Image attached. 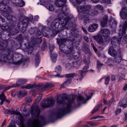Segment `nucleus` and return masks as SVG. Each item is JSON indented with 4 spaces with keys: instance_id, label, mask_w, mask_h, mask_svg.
Instances as JSON below:
<instances>
[{
    "instance_id": "nucleus-1",
    "label": "nucleus",
    "mask_w": 127,
    "mask_h": 127,
    "mask_svg": "<svg viewBox=\"0 0 127 127\" xmlns=\"http://www.w3.org/2000/svg\"><path fill=\"white\" fill-rule=\"evenodd\" d=\"M64 8L62 7L58 10L59 18L54 20L52 23L51 26L52 30L55 31V35L66 25L68 22L72 21L74 18L69 17H66Z\"/></svg>"
},
{
    "instance_id": "nucleus-2",
    "label": "nucleus",
    "mask_w": 127,
    "mask_h": 127,
    "mask_svg": "<svg viewBox=\"0 0 127 127\" xmlns=\"http://www.w3.org/2000/svg\"><path fill=\"white\" fill-rule=\"evenodd\" d=\"M74 98L68 99L65 94L62 95V96L58 95L57 97V102L59 104H64L66 101V107L59 109L54 113L55 116L57 118L61 117L65 113L70 112L71 106L74 103Z\"/></svg>"
},
{
    "instance_id": "nucleus-3",
    "label": "nucleus",
    "mask_w": 127,
    "mask_h": 127,
    "mask_svg": "<svg viewBox=\"0 0 127 127\" xmlns=\"http://www.w3.org/2000/svg\"><path fill=\"white\" fill-rule=\"evenodd\" d=\"M31 112L32 115L38 117L29 124V127H41L45 125L46 121L44 117L39 116L40 110L38 105L35 104L33 105L31 107Z\"/></svg>"
},
{
    "instance_id": "nucleus-4",
    "label": "nucleus",
    "mask_w": 127,
    "mask_h": 127,
    "mask_svg": "<svg viewBox=\"0 0 127 127\" xmlns=\"http://www.w3.org/2000/svg\"><path fill=\"white\" fill-rule=\"evenodd\" d=\"M120 28L119 32V38L114 36L111 38V40L112 46H115V48H118L120 45L122 36L125 34L126 31L127 30V21H126L123 24L120 25Z\"/></svg>"
},
{
    "instance_id": "nucleus-5",
    "label": "nucleus",
    "mask_w": 127,
    "mask_h": 127,
    "mask_svg": "<svg viewBox=\"0 0 127 127\" xmlns=\"http://www.w3.org/2000/svg\"><path fill=\"white\" fill-rule=\"evenodd\" d=\"M52 87V85L50 83H47L44 85L40 84L38 85H36L35 84L33 85L28 84L26 85V89H30L35 88L38 90L44 91Z\"/></svg>"
},
{
    "instance_id": "nucleus-6",
    "label": "nucleus",
    "mask_w": 127,
    "mask_h": 127,
    "mask_svg": "<svg viewBox=\"0 0 127 127\" xmlns=\"http://www.w3.org/2000/svg\"><path fill=\"white\" fill-rule=\"evenodd\" d=\"M11 2L16 6L21 7L24 5V3L22 0H10ZM9 0H0V6L5 5L8 3Z\"/></svg>"
},
{
    "instance_id": "nucleus-7",
    "label": "nucleus",
    "mask_w": 127,
    "mask_h": 127,
    "mask_svg": "<svg viewBox=\"0 0 127 127\" xmlns=\"http://www.w3.org/2000/svg\"><path fill=\"white\" fill-rule=\"evenodd\" d=\"M29 21V19L27 18L24 19L22 22H19L18 23L17 27L22 32L24 33L27 30Z\"/></svg>"
},
{
    "instance_id": "nucleus-8",
    "label": "nucleus",
    "mask_w": 127,
    "mask_h": 127,
    "mask_svg": "<svg viewBox=\"0 0 127 127\" xmlns=\"http://www.w3.org/2000/svg\"><path fill=\"white\" fill-rule=\"evenodd\" d=\"M91 7L89 5H84L83 6H79L78 7V11L79 12H84V14H90Z\"/></svg>"
},
{
    "instance_id": "nucleus-9",
    "label": "nucleus",
    "mask_w": 127,
    "mask_h": 127,
    "mask_svg": "<svg viewBox=\"0 0 127 127\" xmlns=\"http://www.w3.org/2000/svg\"><path fill=\"white\" fill-rule=\"evenodd\" d=\"M13 54L12 52H9L7 54H4L1 56L0 61L2 63L7 62V60H11L13 57Z\"/></svg>"
},
{
    "instance_id": "nucleus-10",
    "label": "nucleus",
    "mask_w": 127,
    "mask_h": 127,
    "mask_svg": "<svg viewBox=\"0 0 127 127\" xmlns=\"http://www.w3.org/2000/svg\"><path fill=\"white\" fill-rule=\"evenodd\" d=\"M75 39H73L72 41H67V40L66 41L65 43L67 44L66 45L67 48H68L69 50L70 51V52L71 51V50L72 48L74 47H77L76 45L77 41V40H74Z\"/></svg>"
},
{
    "instance_id": "nucleus-11",
    "label": "nucleus",
    "mask_w": 127,
    "mask_h": 127,
    "mask_svg": "<svg viewBox=\"0 0 127 127\" xmlns=\"http://www.w3.org/2000/svg\"><path fill=\"white\" fill-rule=\"evenodd\" d=\"M93 38L96 40L97 43L102 46L105 45V42L103 41L102 35L100 34L93 36Z\"/></svg>"
},
{
    "instance_id": "nucleus-12",
    "label": "nucleus",
    "mask_w": 127,
    "mask_h": 127,
    "mask_svg": "<svg viewBox=\"0 0 127 127\" xmlns=\"http://www.w3.org/2000/svg\"><path fill=\"white\" fill-rule=\"evenodd\" d=\"M49 49L51 52L50 55L52 61L53 63H55L57 60V55L56 54H52V52L54 49L55 46L52 45H50L49 46Z\"/></svg>"
},
{
    "instance_id": "nucleus-13",
    "label": "nucleus",
    "mask_w": 127,
    "mask_h": 127,
    "mask_svg": "<svg viewBox=\"0 0 127 127\" xmlns=\"http://www.w3.org/2000/svg\"><path fill=\"white\" fill-rule=\"evenodd\" d=\"M120 15L121 18L123 19L127 20V7L124 6L121 9Z\"/></svg>"
},
{
    "instance_id": "nucleus-14",
    "label": "nucleus",
    "mask_w": 127,
    "mask_h": 127,
    "mask_svg": "<svg viewBox=\"0 0 127 127\" xmlns=\"http://www.w3.org/2000/svg\"><path fill=\"white\" fill-rule=\"evenodd\" d=\"M1 14L5 17L10 22H11L12 23L15 22L17 20L16 18L15 17L8 13H5L2 12Z\"/></svg>"
},
{
    "instance_id": "nucleus-15",
    "label": "nucleus",
    "mask_w": 127,
    "mask_h": 127,
    "mask_svg": "<svg viewBox=\"0 0 127 127\" xmlns=\"http://www.w3.org/2000/svg\"><path fill=\"white\" fill-rule=\"evenodd\" d=\"M115 46H112L110 47L108 51V53L111 56L115 57L117 55V53L116 50L115 49Z\"/></svg>"
},
{
    "instance_id": "nucleus-16",
    "label": "nucleus",
    "mask_w": 127,
    "mask_h": 127,
    "mask_svg": "<svg viewBox=\"0 0 127 127\" xmlns=\"http://www.w3.org/2000/svg\"><path fill=\"white\" fill-rule=\"evenodd\" d=\"M71 57L75 60H77L81 59L80 56L79 55V53L78 52H76L72 50L70 53Z\"/></svg>"
},
{
    "instance_id": "nucleus-17",
    "label": "nucleus",
    "mask_w": 127,
    "mask_h": 127,
    "mask_svg": "<svg viewBox=\"0 0 127 127\" xmlns=\"http://www.w3.org/2000/svg\"><path fill=\"white\" fill-rule=\"evenodd\" d=\"M100 33L103 37H107L110 35V32L108 29H102L100 30Z\"/></svg>"
},
{
    "instance_id": "nucleus-18",
    "label": "nucleus",
    "mask_w": 127,
    "mask_h": 127,
    "mask_svg": "<svg viewBox=\"0 0 127 127\" xmlns=\"http://www.w3.org/2000/svg\"><path fill=\"white\" fill-rule=\"evenodd\" d=\"M59 49L60 51L66 54H69L70 52V51L68 50L66 45H65V44L60 45Z\"/></svg>"
},
{
    "instance_id": "nucleus-19",
    "label": "nucleus",
    "mask_w": 127,
    "mask_h": 127,
    "mask_svg": "<svg viewBox=\"0 0 127 127\" xmlns=\"http://www.w3.org/2000/svg\"><path fill=\"white\" fill-rule=\"evenodd\" d=\"M40 28L41 29L42 31H41L39 30H38L36 32V35L40 36L42 34L44 36L47 37L48 36V35L46 33L45 31L46 27L42 26H40Z\"/></svg>"
},
{
    "instance_id": "nucleus-20",
    "label": "nucleus",
    "mask_w": 127,
    "mask_h": 127,
    "mask_svg": "<svg viewBox=\"0 0 127 127\" xmlns=\"http://www.w3.org/2000/svg\"><path fill=\"white\" fill-rule=\"evenodd\" d=\"M4 113L5 114L12 115L13 114L16 115H19L20 113L17 111H15L13 110L4 109Z\"/></svg>"
},
{
    "instance_id": "nucleus-21",
    "label": "nucleus",
    "mask_w": 127,
    "mask_h": 127,
    "mask_svg": "<svg viewBox=\"0 0 127 127\" xmlns=\"http://www.w3.org/2000/svg\"><path fill=\"white\" fill-rule=\"evenodd\" d=\"M89 67L88 64H86L83 68L82 70L80 71L79 73L80 74L82 79L83 78L85 74V72L88 71L87 70Z\"/></svg>"
},
{
    "instance_id": "nucleus-22",
    "label": "nucleus",
    "mask_w": 127,
    "mask_h": 127,
    "mask_svg": "<svg viewBox=\"0 0 127 127\" xmlns=\"http://www.w3.org/2000/svg\"><path fill=\"white\" fill-rule=\"evenodd\" d=\"M108 16L107 15H104L100 21L101 26L103 27H105L107 24Z\"/></svg>"
},
{
    "instance_id": "nucleus-23",
    "label": "nucleus",
    "mask_w": 127,
    "mask_h": 127,
    "mask_svg": "<svg viewBox=\"0 0 127 127\" xmlns=\"http://www.w3.org/2000/svg\"><path fill=\"white\" fill-rule=\"evenodd\" d=\"M28 80L26 79L20 78L16 82V83L14 84L15 85L16 87L18 86H20L23 84H25L27 81Z\"/></svg>"
},
{
    "instance_id": "nucleus-24",
    "label": "nucleus",
    "mask_w": 127,
    "mask_h": 127,
    "mask_svg": "<svg viewBox=\"0 0 127 127\" xmlns=\"http://www.w3.org/2000/svg\"><path fill=\"white\" fill-rule=\"evenodd\" d=\"M98 27V25L96 23H93L89 26L88 29L89 31L93 32L96 30Z\"/></svg>"
},
{
    "instance_id": "nucleus-25",
    "label": "nucleus",
    "mask_w": 127,
    "mask_h": 127,
    "mask_svg": "<svg viewBox=\"0 0 127 127\" xmlns=\"http://www.w3.org/2000/svg\"><path fill=\"white\" fill-rule=\"evenodd\" d=\"M66 0H56L55 4L57 6L60 7L65 4Z\"/></svg>"
},
{
    "instance_id": "nucleus-26",
    "label": "nucleus",
    "mask_w": 127,
    "mask_h": 127,
    "mask_svg": "<svg viewBox=\"0 0 127 127\" xmlns=\"http://www.w3.org/2000/svg\"><path fill=\"white\" fill-rule=\"evenodd\" d=\"M89 16L90 14H84L82 18L83 20L84 23L85 25H86L87 23H89L90 19L89 17Z\"/></svg>"
},
{
    "instance_id": "nucleus-27",
    "label": "nucleus",
    "mask_w": 127,
    "mask_h": 127,
    "mask_svg": "<svg viewBox=\"0 0 127 127\" xmlns=\"http://www.w3.org/2000/svg\"><path fill=\"white\" fill-rule=\"evenodd\" d=\"M27 94V92L26 90H22L18 92L17 96L19 97L22 98L24 96Z\"/></svg>"
},
{
    "instance_id": "nucleus-28",
    "label": "nucleus",
    "mask_w": 127,
    "mask_h": 127,
    "mask_svg": "<svg viewBox=\"0 0 127 127\" xmlns=\"http://www.w3.org/2000/svg\"><path fill=\"white\" fill-rule=\"evenodd\" d=\"M73 65H71V64H67V65H66V67L69 69H71L72 68H78L80 66L79 64H73Z\"/></svg>"
},
{
    "instance_id": "nucleus-29",
    "label": "nucleus",
    "mask_w": 127,
    "mask_h": 127,
    "mask_svg": "<svg viewBox=\"0 0 127 127\" xmlns=\"http://www.w3.org/2000/svg\"><path fill=\"white\" fill-rule=\"evenodd\" d=\"M47 105L48 107H50L54 105L55 104L54 100L52 98L49 99V98L47 99Z\"/></svg>"
},
{
    "instance_id": "nucleus-30",
    "label": "nucleus",
    "mask_w": 127,
    "mask_h": 127,
    "mask_svg": "<svg viewBox=\"0 0 127 127\" xmlns=\"http://www.w3.org/2000/svg\"><path fill=\"white\" fill-rule=\"evenodd\" d=\"M77 100L79 101H80L81 103H85L87 102V100L85 98L81 96H79L77 97Z\"/></svg>"
},
{
    "instance_id": "nucleus-31",
    "label": "nucleus",
    "mask_w": 127,
    "mask_h": 127,
    "mask_svg": "<svg viewBox=\"0 0 127 127\" xmlns=\"http://www.w3.org/2000/svg\"><path fill=\"white\" fill-rule=\"evenodd\" d=\"M9 29L10 30V32L14 35L18 33L19 32L18 30L16 29L11 28L10 27Z\"/></svg>"
},
{
    "instance_id": "nucleus-32",
    "label": "nucleus",
    "mask_w": 127,
    "mask_h": 127,
    "mask_svg": "<svg viewBox=\"0 0 127 127\" xmlns=\"http://www.w3.org/2000/svg\"><path fill=\"white\" fill-rule=\"evenodd\" d=\"M102 104L101 103L97 105L92 111V114H93L97 112L99 109L100 107L102 106Z\"/></svg>"
},
{
    "instance_id": "nucleus-33",
    "label": "nucleus",
    "mask_w": 127,
    "mask_h": 127,
    "mask_svg": "<svg viewBox=\"0 0 127 127\" xmlns=\"http://www.w3.org/2000/svg\"><path fill=\"white\" fill-rule=\"evenodd\" d=\"M47 99L41 102V106L43 108H47L49 107L47 105Z\"/></svg>"
},
{
    "instance_id": "nucleus-34",
    "label": "nucleus",
    "mask_w": 127,
    "mask_h": 127,
    "mask_svg": "<svg viewBox=\"0 0 127 127\" xmlns=\"http://www.w3.org/2000/svg\"><path fill=\"white\" fill-rule=\"evenodd\" d=\"M66 39L65 38L62 39H57V42L59 44L61 45L65 44V43Z\"/></svg>"
},
{
    "instance_id": "nucleus-35",
    "label": "nucleus",
    "mask_w": 127,
    "mask_h": 127,
    "mask_svg": "<svg viewBox=\"0 0 127 127\" xmlns=\"http://www.w3.org/2000/svg\"><path fill=\"white\" fill-rule=\"evenodd\" d=\"M71 79L69 78L66 81H65L63 84L62 85L61 87H65V85H67L68 84L70 83L71 82Z\"/></svg>"
},
{
    "instance_id": "nucleus-36",
    "label": "nucleus",
    "mask_w": 127,
    "mask_h": 127,
    "mask_svg": "<svg viewBox=\"0 0 127 127\" xmlns=\"http://www.w3.org/2000/svg\"><path fill=\"white\" fill-rule=\"evenodd\" d=\"M47 48V43L45 41H44L41 46V50L44 51L46 50Z\"/></svg>"
},
{
    "instance_id": "nucleus-37",
    "label": "nucleus",
    "mask_w": 127,
    "mask_h": 127,
    "mask_svg": "<svg viewBox=\"0 0 127 127\" xmlns=\"http://www.w3.org/2000/svg\"><path fill=\"white\" fill-rule=\"evenodd\" d=\"M42 38L41 37H40L36 39L35 38L34 41H33V42H34V43L36 44L40 43L42 42Z\"/></svg>"
},
{
    "instance_id": "nucleus-38",
    "label": "nucleus",
    "mask_w": 127,
    "mask_h": 127,
    "mask_svg": "<svg viewBox=\"0 0 127 127\" xmlns=\"http://www.w3.org/2000/svg\"><path fill=\"white\" fill-rule=\"evenodd\" d=\"M65 75V77L67 78H73L74 76H76L77 74L75 73H72L66 74Z\"/></svg>"
},
{
    "instance_id": "nucleus-39",
    "label": "nucleus",
    "mask_w": 127,
    "mask_h": 127,
    "mask_svg": "<svg viewBox=\"0 0 127 127\" xmlns=\"http://www.w3.org/2000/svg\"><path fill=\"white\" fill-rule=\"evenodd\" d=\"M98 13L97 10H96L95 8L94 9H92L91 11V13H90V15L92 16H94L96 15Z\"/></svg>"
},
{
    "instance_id": "nucleus-40",
    "label": "nucleus",
    "mask_w": 127,
    "mask_h": 127,
    "mask_svg": "<svg viewBox=\"0 0 127 127\" xmlns=\"http://www.w3.org/2000/svg\"><path fill=\"white\" fill-rule=\"evenodd\" d=\"M40 60V55L38 54H36L35 58V62L36 64L39 63Z\"/></svg>"
},
{
    "instance_id": "nucleus-41",
    "label": "nucleus",
    "mask_w": 127,
    "mask_h": 127,
    "mask_svg": "<svg viewBox=\"0 0 127 127\" xmlns=\"http://www.w3.org/2000/svg\"><path fill=\"white\" fill-rule=\"evenodd\" d=\"M55 69V71H58V72H60L62 70L61 66L60 65H58L56 67Z\"/></svg>"
},
{
    "instance_id": "nucleus-42",
    "label": "nucleus",
    "mask_w": 127,
    "mask_h": 127,
    "mask_svg": "<svg viewBox=\"0 0 127 127\" xmlns=\"http://www.w3.org/2000/svg\"><path fill=\"white\" fill-rule=\"evenodd\" d=\"M20 124L21 125V127H25L24 124V119L23 117H22L21 118H20Z\"/></svg>"
},
{
    "instance_id": "nucleus-43",
    "label": "nucleus",
    "mask_w": 127,
    "mask_h": 127,
    "mask_svg": "<svg viewBox=\"0 0 127 127\" xmlns=\"http://www.w3.org/2000/svg\"><path fill=\"white\" fill-rule=\"evenodd\" d=\"M16 39L19 41H21L23 40L22 35V34L19 35L16 38Z\"/></svg>"
},
{
    "instance_id": "nucleus-44",
    "label": "nucleus",
    "mask_w": 127,
    "mask_h": 127,
    "mask_svg": "<svg viewBox=\"0 0 127 127\" xmlns=\"http://www.w3.org/2000/svg\"><path fill=\"white\" fill-rule=\"evenodd\" d=\"M5 97L6 96L3 93L0 94V100H5Z\"/></svg>"
},
{
    "instance_id": "nucleus-45",
    "label": "nucleus",
    "mask_w": 127,
    "mask_h": 127,
    "mask_svg": "<svg viewBox=\"0 0 127 127\" xmlns=\"http://www.w3.org/2000/svg\"><path fill=\"white\" fill-rule=\"evenodd\" d=\"M93 93H89V94H86V96L87 97L88 100H89L90 99L91 97L93 95Z\"/></svg>"
},
{
    "instance_id": "nucleus-46",
    "label": "nucleus",
    "mask_w": 127,
    "mask_h": 127,
    "mask_svg": "<svg viewBox=\"0 0 127 127\" xmlns=\"http://www.w3.org/2000/svg\"><path fill=\"white\" fill-rule=\"evenodd\" d=\"M95 8L96 9H98L101 11H102L103 9L102 6L99 5L96 6Z\"/></svg>"
},
{
    "instance_id": "nucleus-47",
    "label": "nucleus",
    "mask_w": 127,
    "mask_h": 127,
    "mask_svg": "<svg viewBox=\"0 0 127 127\" xmlns=\"http://www.w3.org/2000/svg\"><path fill=\"white\" fill-rule=\"evenodd\" d=\"M35 32L34 29L31 28L29 30V32L31 34H32L34 33Z\"/></svg>"
},
{
    "instance_id": "nucleus-48",
    "label": "nucleus",
    "mask_w": 127,
    "mask_h": 127,
    "mask_svg": "<svg viewBox=\"0 0 127 127\" xmlns=\"http://www.w3.org/2000/svg\"><path fill=\"white\" fill-rule=\"evenodd\" d=\"M117 22L115 21H114L112 23V25H111V28H114L116 27L117 25Z\"/></svg>"
},
{
    "instance_id": "nucleus-49",
    "label": "nucleus",
    "mask_w": 127,
    "mask_h": 127,
    "mask_svg": "<svg viewBox=\"0 0 127 127\" xmlns=\"http://www.w3.org/2000/svg\"><path fill=\"white\" fill-rule=\"evenodd\" d=\"M110 80V78L109 77H107L105 79V84L106 85H107L108 84Z\"/></svg>"
},
{
    "instance_id": "nucleus-50",
    "label": "nucleus",
    "mask_w": 127,
    "mask_h": 127,
    "mask_svg": "<svg viewBox=\"0 0 127 127\" xmlns=\"http://www.w3.org/2000/svg\"><path fill=\"white\" fill-rule=\"evenodd\" d=\"M47 8L49 9V10L51 11H53L54 10V7L52 5L50 4L49 5V6H48V7Z\"/></svg>"
},
{
    "instance_id": "nucleus-51",
    "label": "nucleus",
    "mask_w": 127,
    "mask_h": 127,
    "mask_svg": "<svg viewBox=\"0 0 127 127\" xmlns=\"http://www.w3.org/2000/svg\"><path fill=\"white\" fill-rule=\"evenodd\" d=\"M71 33L76 38H77V37H79L81 36V35H78V34H76H76H75L74 31H72V32H71Z\"/></svg>"
},
{
    "instance_id": "nucleus-52",
    "label": "nucleus",
    "mask_w": 127,
    "mask_h": 127,
    "mask_svg": "<svg viewBox=\"0 0 127 127\" xmlns=\"http://www.w3.org/2000/svg\"><path fill=\"white\" fill-rule=\"evenodd\" d=\"M13 87H16L15 85L14 84H13L11 86H8L5 88L7 90L10 88Z\"/></svg>"
},
{
    "instance_id": "nucleus-53",
    "label": "nucleus",
    "mask_w": 127,
    "mask_h": 127,
    "mask_svg": "<svg viewBox=\"0 0 127 127\" xmlns=\"http://www.w3.org/2000/svg\"><path fill=\"white\" fill-rule=\"evenodd\" d=\"M13 87H16L15 85L14 84H13L11 86H8L5 88L7 90L10 88Z\"/></svg>"
},
{
    "instance_id": "nucleus-54",
    "label": "nucleus",
    "mask_w": 127,
    "mask_h": 127,
    "mask_svg": "<svg viewBox=\"0 0 127 127\" xmlns=\"http://www.w3.org/2000/svg\"><path fill=\"white\" fill-rule=\"evenodd\" d=\"M32 99L30 97H27L25 98V100L27 102H32Z\"/></svg>"
},
{
    "instance_id": "nucleus-55",
    "label": "nucleus",
    "mask_w": 127,
    "mask_h": 127,
    "mask_svg": "<svg viewBox=\"0 0 127 127\" xmlns=\"http://www.w3.org/2000/svg\"><path fill=\"white\" fill-rule=\"evenodd\" d=\"M123 41L125 43H127V35L124 37Z\"/></svg>"
},
{
    "instance_id": "nucleus-56",
    "label": "nucleus",
    "mask_w": 127,
    "mask_h": 127,
    "mask_svg": "<svg viewBox=\"0 0 127 127\" xmlns=\"http://www.w3.org/2000/svg\"><path fill=\"white\" fill-rule=\"evenodd\" d=\"M33 50L32 49V48H30L28 49L27 51V53L29 54H31Z\"/></svg>"
},
{
    "instance_id": "nucleus-57",
    "label": "nucleus",
    "mask_w": 127,
    "mask_h": 127,
    "mask_svg": "<svg viewBox=\"0 0 127 127\" xmlns=\"http://www.w3.org/2000/svg\"><path fill=\"white\" fill-rule=\"evenodd\" d=\"M23 61V60L21 59L18 61L17 62H13L12 64H20V63H22Z\"/></svg>"
},
{
    "instance_id": "nucleus-58",
    "label": "nucleus",
    "mask_w": 127,
    "mask_h": 127,
    "mask_svg": "<svg viewBox=\"0 0 127 127\" xmlns=\"http://www.w3.org/2000/svg\"><path fill=\"white\" fill-rule=\"evenodd\" d=\"M102 1L103 3L108 4L110 2L111 0H102Z\"/></svg>"
},
{
    "instance_id": "nucleus-59",
    "label": "nucleus",
    "mask_w": 127,
    "mask_h": 127,
    "mask_svg": "<svg viewBox=\"0 0 127 127\" xmlns=\"http://www.w3.org/2000/svg\"><path fill=\"white\" fill-rule=\"evenodd\" d=\"M121 61V59L119 57L117 58L116 60V63H120Z\"/></svg>"
},
{
    "instance_id": "nucleus-60",
    "label": "nucleus",
    "mask_w": 127,
    "mask_h": 127,
    "mask_svg": "<svg viewBox=\"0 0 127 127\" xmlns=\"http://www.w3.org/2000/svg\"><path fill=\"white\" fill-rule=\"evenodd\" d=\"M103 64H97V68L98 70H99L103 65Z\"/></svg>"
},
{
    "instance_id": "nucleus-61",
    "label": "nucleus",
    "mask_w": 127,
    "mask_h": 127,
    "mask_svg": "<svg viewBox=\"0 0 127 127\" xmlns=\"http://www.w3.org/2000/svg\"><path fill=\"white\" fill-rule=\"evenodd\" d=\"M114 99V98L113 97H112L109 100V103L110 104H111Z\"/></svg>"
},
{
    "instance_id": "nucleus-62",
    "label": "nucleus",
    "mask_w": 127,
    "mask_h": 127,
    "mask_svg": "<svg viewBox=\"0 0 127 127\" xmlns=\"http://www.w3.org/2000/svg\"><path fill=\"white\" fill-rule=\"evenodd\" d=\"M82 29L83 31L84 32V33L86 34H87L88 32L86 31V29L84 27H82Z\"/></svg>"
},
{
    "instance_id": "nucleus-63",
    "label": "nucleus",
    "mask_w": 127,
    "mask_h": 127,
    "mask_svg": "<svg viewBox=\"0 0 127 127\" xmlns=\"http://www.w3.org/2000/svg\"><path fill=\"white\" fill-rule=\"evenodd\" d=\"M84 39L87 42H88L89 41V40L88 37L86 36H84Z\"/></svg>"
},
{
    "instance_id": "nucleus-64",
    "label": "nucleus",
    "mask_w": 127,
    "mask_h": 127,
    "mask_svg": "<svg viewBox=\"0 0 127 127\" xmlns=\"http://www.w3.org/2000/svg\"><path fill=\"white\" fill-rule=\"evenodd\" d=\"M84 47L86 49H88L89 48V46L87 43H84Z\"/></svg>"
}]
</instances>
